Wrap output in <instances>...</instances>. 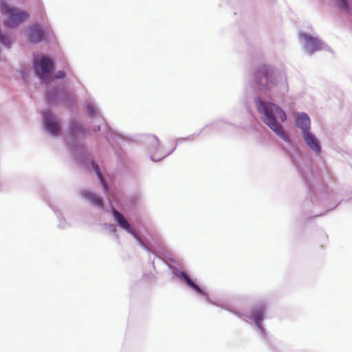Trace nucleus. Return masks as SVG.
I'll list each match as a JSON object with an SVG mask.
<instances>
[{
	"mask_svg": "<svg viewBox=\"0 0 352 352\" xmlns=\"http://www.w3.org/2000/svg\"><path fill=\"white\" fill-rule=\"evenodd\" d=\"M82 195L87 199L89 200L93 204L102 207V200L100 197L95 195L88 190H83L81 192Z\"/></svg>",
	"mask_w": 352,
	"mask_h": 352,
	"instance_id": "obj_11",
	"label": "nucleus"
},
{
	"mask_svg": "<svg viewBox=\"0 0 352 352\" xmlns=\"http://www.w3.org/2000/svg\"><path fill=\"white\" fill-rule=\"evenodd\" d=\"M263 316V310L262 309H258L253 313L252 318L257 325H258L262 320Z\"/></svg>",
	"mask_w": 352,
	"mask_h": 352,
	"instance_id": "obj_14",
	"label": "nucleus"
},
{
	"mask_svg": "<svg viewBox=\"0 0 352 352\" xmlns=\"http://www.w3.org/2000/svg\"><path fill=\"white\" fill-rule=\"evenodd\" d=\"M0 8L1 12L8 15V19L5 22V25L7 27L14 28L27 20L29 17L28 12L25 11L17 10L9 6L3 1H1L0 3Z\"/></svg>",
	"mask_w": 352,
	"mask_h": 352,
	"instance_id": "obj_3",
	"label": "nucleus"
},
{
	"mask_svg": "<svg viewBox=\"0 0 352 352\" xmlns=\"http://www.w3.org/2000/svg\"><path fill=\"white\" fill-rule=\"evenodd\" d=\"M64 77L65 73L63 71H58L55 75V78L58 79L63 78Z\"/></svg>",
	"mask_w": 352,
	"mask_h": 352,
	"instance_id": "obj_17",
	"label": "nucleus"
},
{
	"mask_svg": "<svg viewBox=\"0 0 352 352\" xmlns=\"http://www.w3.org/2000/svg\"><path fill=\"white\" fill-rule=\"evenodd\" d=\"M296 124L298 127L300 128L303 131V133L305 131H309L310 126V120L307 115L301 113L298 115L296 121Z\"/></svg>",
	"mask_w": 352,
	"mask_h": 352,
	"instance_id": "obj_9",
	"label": "nucleus"
},
{
	"mask_svg": "<svg viewBox=\"0 0 352 352\" xmlns=\"http://www.w3.org/2000/svg\"><path fill=\"white\" fill-rule=\"evenodd\" d=\"M34 67L35 73L43 82H47L52 80L53 63L50 58L45 56L35 58Z\"/></svg>",
	"mask_w": 352,
	"mask_h": 352,
	"instance_id": "obj_4",
	"label": "nucleus"
},
{
	"mask_svg": "<svg viewBox=\"0 0 352 352\" xmlns=\"http://www.w3.org/2000/svg\"><path fill=\"white\" fill-rule=\"evenodd\" d=\"M277 81L274 69L268 65L261 66L254 74V82L260 91L272 89Z\"/></svg>",
	"mask_w": 352,
	"mask_h": 352,
	"instance_id": "obj_2",
	"label": "nucleus"
},
{
	"mask_svg": "<svg viewBox=\"0 0 352 352\" xmlns=\"http://www.w3.org/2000/svg\"><path fill=\"white\" fill-rule=\"evenodd\" d=\"M301 37L306 42V47L310 52H313L321 48L320 42L316 38L306 34H302Z\"/></svg>",
	"mask_w": 352,
	"mask_h": 352,
	"instance_id": "obj_7",
	"label": "nucleus"
},
{
	"mask_svg": "<svg viewBox=\"0 0 352 352\" xmlns=\"http://www.w3.org/2000/svg\"><path fill=\"white\" fill-rule=\"evenodd\" d=\"M338 3L343 8H346L347 6L346 0H338Z\"/></svg>",
	"mask_w": 352,
	"mask_h": 352,
	"instance_id": "obj_18",
	"label": "nucleus"
},
{
	"mask_svg": "<svg viewBox=\"0 0 352 352\" xmlns=\"http://www.w3.org/2000/svg\"><path fill=\"white\" fill-rule=\"evenodd\" d=\"M258 110L264 115V122L273 130L278 136L285 141H289V136L281 125L276 122V118L284 122L287 119L285 113L276 104L266 103L259 100L257 103Z\"/></svg>",
	"mask_w": 352,
	"mask_h": 352,
	"instance_id": "obj_1",
	"label": "nucleus"
},
{
	"mask_svg": "<svg viewBox=\"0 0 352 352\" xmlns=\"http://www.w3.org/2000/svg\"><path fill=\"white\" fill-rule=\"evenodd\" d=\"M181 277L186 281L188 286L195 289L197 293L203 294L204 292L199 287H198L195 283H194L190 278L187 276L184 272L181 273Z\"/></svg>",
	"mask_w": 352,
	"mask_h": 352,
	"instance_id": "obj_12",
	"label": "nucleus"
},
{
	"mask_svg": "<svg viewBox=\"0 0 352 352\" xmlns=\"http://www.w3.org/2000/svg\"><path fill=\"white\" fill-rule=\"evenodd\" d=\"M0 42L4 44L6 46L9 47L11 43V40L8 36L0 34Z\"/></svg>",
	"mask_w": 352,
	"mask_h": 352,
	"instance_id": "obj_15",
	"label": "nucleus"
},
{
	"mask_svg": "<svg viewBox=\"0 0 352 352\" xmlns=\"http://www.w3.org/2000/svg\"><path fill=\"white\" fill-rule=\"evenodd\" d=\"M87 111L89 116H92L96 113V109L93 105L88 104L87 106Z\"/></svg>",
	"mask_w": 352,
	"mask_h": 352,
	"instance_id": "obj_16",
	"label": "nucleus"
},
{
	"mask_svg": "<svg viewBox=\"0 0 352 352\" xmlns=\"http://www.w3.org/2000/svg\"><path fill=\"white\" fill-rule=\"evenodd\" d=\"M113 214L115 220L117 221L118 225L123 229L130 231L131 226L129 222L125 219L123 215L118 211L113 210Z\"/></svg>",
	"mask_w": 352,
	"mask_h": 352,
	"instance_id": "obj_10",
	"label": "nucleus"
},
{
	"mask_svg": "<svg viewBox=\"0 0 352 352\" xmlns=\"http://www.w3.org/2000/svg\"><path fill=\"white\" fill-rule=\"evenodd\" d=\"M93 168H94L96 175H98V179H100L101 184H102V186H103L104 190L107 191V185L106 184L105 181L102 177V175L100 170L99 166L97 164H95L94 163H93Z\"/></svg>",
	"mask_w": 352,
	"mask_h": 352,
	"instance_id": "obj_13",
	"label": "nucleus"
},
{
	"mask_svg": "<svg viewBox=\"0 0 352 352\" xmlns=\"http://www.w3.org/2000/svg\"><path fill=\"white\" fill-rule=\"evenodd\" d=\"M303 138L306 144L316 153L320 152V143L316 137L309 131H305L303 133Z\"/></svg>",
	"mask_w": 352,
	"mask_h": 352,
	"instance_id": "obj_8",
	"label": "nucleus"
},
{
	"mask_svg": "<svg viewBox=\"0 0 352 352\" xmlns=\"http://www.w3.org/2000/svg\"><path fill=\"white\" fill-rule=\"evenodd\" d=\"M45 126L46 129L54 135H56L59 133V126L55 118L50 115L47 113L44 116Z\"/></svg>",
	"mask_w": 352,
	"mask_h": 352,
	"instance_id": "obj_6",
	"label": "nucleus"
},
{
	"mask_svg": "<svg viewBox=\"0 0 352 352\" xmlns=\"http://www.w3.org/2000/svg\"><path fill=\"white\" fill-rule=\"evenodd\" d=\"M44 31L39 25L35 24L29 28L28 39L31 43H38L44 38Z\"/></svg>",
	"mask_w": 352,
	"mask_h": 352,
	"instance_id": "obj_5",
	"label": "nucleus"
}]
</instances>
